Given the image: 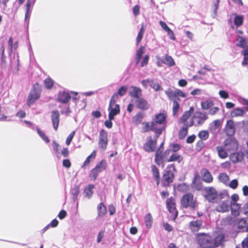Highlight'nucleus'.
Wrapping results in <instances>:
<instances>
[{
	"instance_id": "f257e3e1",
	"label": "nucleus",
	"mask_w": 248,
	"mask_h": 248,
	"mask_svg": "<svg viewBox=\"0 0 248 248\" xmlns=\"http://www.w3.org/2000/svg\"><path fill=\"white\" fill-rule=\"evenodd\" d=\"M71 99V96L66 91L60 92L57 96V100L62 103L59 108H62L61 112L62 114L68 116L71 113L69 105L68 104Z\"/></svg>"
},
{
	"instance_id": "f03ea898",
	"label": "nucleus",
	"mask_w": 248,
	"mask_h": 248,
	"mask_svg": "<svg viewBox=\"0 0 248 248\" xmlns=\"http://www.w3.org/2000/svg\"><path fill=\"white\" fill-rule=\"evenodd\" d=\"M204 197L209 202H217L222 198L221 195L213 187H206L204 188Z\"/></svg>"
},
{
	"instance_id": "7ed1b4c3",
	"label": "nucleus",
	"mask_w": 248,
	"mask_h": 248,
	"mask_svg": "<svg viewBox=\"0 0 248 248\" xmlns=\"http://www.w3.org/2000/svg\"><path fill=\"white\" fill-rule=\"evenodd\" d=\"M117 99V94H114L110 100L109 107L108 108V111H109L108 119L109 120H113L114 119L115 116L120 113V110L119 105L116 104Z\"/></svg>"
},
{
	"instance_id": "20e7f679",
	"label": "nucleus",
	"mask_w": 248,
	"mask_h": 248,
	"mask_svg": "<svg viewBox=\"0 0 248 248\" xmlns=\"http://www.w3.org/2000/svg\"><path fill=\"white\" fill-rule=\"evenodd\" d=\"M41 91V86L38 83L34 84L33 86V90L31 91L27 99L28 106H30L39 99Z\"/></svg>"
},
{
	"instance_id": "39448f33",
	"label": "nucleus",
	"mask_w": 248,
	"mask_h": 248,
	"mask_svg": "<svg viewBox=\"0 0 248 248\" xmlns=\"http://www.w3.org/2000/svg\"><path fill=\"white\" fill-rule=\"evenodd\" d=\"M175 169L173 166L168 167L164 171L163 178L162 180V183L163 186H166L172 183L174 179L173 170Z\"/></svg>"
},
{
	"instance_id": "423d86ee",
	"label": "nucleus",
	"mask_w": 248,
	"mask_h": 248,
	"mask_svg": "<svg viewBox=\"0 0 248 248\" xmlns=\"http://www.w3.org/2000/svg\"><path fill=\"white\" fill-rule=\"evenodd\" d=\"M208 118V117L205 113L197 111L193 115L192 119L189 124V126L191 127L194 124L196 126L202 125Z\"/></svg>"
},
{
	"instance_id": "0eeeda50",
	"label": "nucleus",
	"mask_w": 248,
	"mask_h": 248,
	"mask_svg": "<svg viewBox=\"0 0 248 248\" xmlns=\"http://www.w3.org/2000/svg\"><path fill=\"white\" fill-rule=\"evenodd\" d=\"M181 203L184 208L194 209L197 206L196 201L193 199V195L191 193L184 195L181 199Z\"/></svg>"
},
{
	"instance_id": "6e6552de",
	"label": "nucleus",
	"mask_w": 248,
	"mask_h": 248,
	"mask_svg": "<svg viewBox=\"0 0 248 248\" xmlns=\"http://www.w3.org/2000/svg\"><path fill=\"white\" fill-rule=\"evenodd\" d=\"M165 93L169 98L172 101L180 100L179 96L186 97V94L181 90L177 89L169 88L165 91Z\"/></svg>"
},
{
	"instance_id": "1a4fd4ad",
	"label": "nucleus",
	"mask_w": 248,
	"mask_h": 248,
	"mask_svg": "<svg viewBox=\"0 0 248 248\" xmlns=\"http://www.w3.org/2000/svg\"><path fill=\"white\" fill-rule=\"evenodd\" d=\"M197 239L199 244L203 248L204 246L213 245L211 236L205 233H199L197 235Z\"/></svg>"
},
{
	"instance_id": "9d476101",
	"label": "nucleus",
	"mask_w": 248,
	"mask_h": 248,
	"mask_svg": "<svg viewBox=\"0 0 248 248\" xmlns=\"http://www.w3.org/2000/svg\"><path fill=\"white\" fill-rule=\"evenodd\" d=\"M108 142V133L104 129H101L99 135L98 146L103 151L107 149V146Z\"/></svg>"
},
{
	"instance_id": "9b49d317",
	"label": "nucleus",
	"mask_w": 248,
	"mask_h": 248,
	"mask_svg": "<svg viewBox=\"0 0 248 248\" xmlns=\"http://www.w3.org/2000/svg\"><path fill=\"white\" fill-rule=\"evenodd\" d=\"M128 94L130 96L132 97V101L133 102L142 97V91L140 87L131 86L129 88Z\"/></svg>"
},
{
	"instance_id": "f8f14e48",
	"label": "nucleus",
	"mask_w": 248,
	"mask_h": 248,
	"mask_svg": "<svg viewBox=\"0 0 248 248\" xmlns=\"http://www.w3.org/2000/svg\"><path fill=\"white\" fill-rule=\"evenodd\" d=\"M166 115L163 113H159L155 115V118L153 122L155 124V125H156V126L166 127Z\"/></svg>"
},
{
	"instance_id": "ddd939ff",
	"label": "nucleus",
	"mask_w": 248,
	"mask_h": 248,
	"mask_svg": "<svg viewBox=\"0 0 248 248\" xmlns=\"http://www.w3.org/2000/svg\"><path fill=\"white\" fill-rule=\"evenodd\" d=\"M136 107L142 110H146L149 109L150 105L147 101L142 97L136 100L133 102Z\"/></svg>"
},
{
	"instance_id": "4468645a",
	"label": "nucleus",
	"mask_w": 248,
	"mask_h": 248,
	"mask_svg": "<svg viewBox=\"0 0 248 248\" xmlns=\"http://www.w3.org/2000/svg\"><path fill=\"white\" fill-rule=\"evenodd\" d=\"M166 204L168 210L172 214L173 218H175L177 216V212L176 210L174 199L172 197L169 198L167 200Z\"/></svg>"
},
{
	"instance_id": "2eb2a0df",
	"label": "nucleus",
	"mask_w": 248,
	"mask_h": 248,
	"mask_svg": "<svg viewBox=\"0 0 248 248\" xmlns=\"http://www.w3.org/2000/svg\"><path fill=\"white\" fill-rule=\"evenodd\" d=\"M157 141L153 140L151 137L147 138V141L144 145V149L147 152H154L155 149Z\"/></svg>"
},
{
	"instance_id": "dca6fc26",
	"label": "nucleus",
	"mask_w": 248,
	"mask_h": 248,
	"mask_svg": "<svg viewBox=\"0 0 248 248\" xmlns=\"http://www.w3.org/2000/svg\"><path fill=\"white\" fill-rule=\"evenodd\" d=\"M51 120L54 129L55 130H57L58 129L60 122V114L58 110H54L51 112Z\"/></svg>"
},
{
	"instance_id": "f3484780",
	"label": "nucleus",
	"mask_w": 248,
	"mask_h": 248,
	"mask_svg": "<svg viewBox=\"0 0 248 248\" xmlns=\"http://www.w3.org/2000/svg\"><path fill=\"white\" fill-rule=\"evenodd\" d=\"M235 131V128L234 122L232 120L227 121L225 127V132L228 136L233 135Z\"/></svg>"
},
{
	"instance_id": "a211bd4d",
	"label": "nucleus",
	"mask_w": 248,
	"mask_h": 248,
	"mask_svg": "<svg viewBox=\"0 0 248 248\" xmlns=\"http://www.w3.org/2000/svg\"><path fill=\"white\" fill-rule=\"evenodd\" d=\"M225 146L227 150L231 151L237 150L238 144L235 139H231L225 141Z\"/></svg>"
},
{
	"instance_id": "6ab92c4d",
	"label": "nucleus",
	"mask_w": 248,
	"mask_h": 248,
	"mask_svg": "<svg viewBox=\"0 0 248 248\" xmlns=\"http://www.w3.org/2000/svg\"><path fill=\"white\" fill-rule=\"evenodd\" d=\"M202 225V221L201 219H196L189 222V227L193 232H198Z\"/></svg>"
},
{
	"instance_id": "aec40b11",
	"label": "nucleus",
	"mask_w": 248,
	"mask_h": 248,
	"mask_svg": "<svg viewBox=\"0 0 248 248\" xmlns=\"http://www.w3.org/2000/svg\"><path fill=\"white\" fill-rule=\"evenodd\" d=\"M230 159L233 163L241 162L244 158V153L242 152L234 153L230 155Z\"/></svg>"
},
{
	"instance_id": "412c9836",
	"label": "nucleus",
	"mask_w": 248,
	"mask_h": 248,
	"mask_svg": "<svg viewBox=\"0 0 248 248\" xmlns=\"http://www.w3.org/2000/svg\"><path fill=\"white\" fill-rule=\"evenodd\" d=\"M230 204L231 202L229 201L222 202L217 207L216 210L218 212H228L230 208Z\"/></svg>"
},
{
	"instance_id": "4be33fe9",
	"label": "nucleus",
	"mask_w": 248,
	"mask_h": 248,
	"mask_svg": "<svg viewBox=\"0 0 248 248\" xmlns=\"http://www.w3.org/2000/svg\"><path fill=\"white\" fill-rule=\"evenodd\" d=\"M194 111V108L190 107L188 111H186L184 112L182 117L179 120V123H183L184 124H188L186 122L187 120L190 117L192 113Z\"/></svg>"
},
{
	"instance_id": "5701e85b",
	"label": "nucleus",
	"mask_w": 248,
	"mask_h": 248,
	"mask_svg": "<svg viewBox=\"0 0 248 248\" xmlns=\"http://www.w3.org/2000/svg\"><path fill=\"white\" fill-rule=\"evenodd\" d=\"M142 129L144 132H147L150 131H154L157 126L153 123V121L148 122H143Z\"/></svg>"
},
{
	"instance_id": "b1692460",
	"label": "nucleus",
	"mask_w": 248,
	"mask_h": 248,
	"mask_svg": "<svg viewBox=\"0 0 248 248\" xmlns=\"http://www.w3.org/2000/svg\"><path fill=\"white\" fill-rule=\"evenodd\" d=\"M232 214L234 217H238L240 215V205L235 202H231L230 204Z\"/></svg>"
},
{
	"instance_id": "393cba45",
	"label": "nucleus",
	"mask_w": 248,
	"mask_h": 248,
	"mask_svg": "<svg viewBox=\"0 0 248 248\" xmlns=\"http://www.w3.org/2000/svg\"><path fill=\"white\" fill-rule=\"evenodd\" d=\"M212 241L213 246L215 247H217L220 245H222L225 241L224 235L222 233L219 234L213 240H212Z\"/></svg>"
},
{
	"instance_id": "a878e982",
	"label": "nucleus",
	"mask_w": 248,
	"mask_h": 248,
	"mask_svg": "<svg viewBox=\"0 0 248 248\" xmlns=\"http://www.w3.org/2000/svg\"><path fill=\"white\" fill-rule=\"evenodd\" d=\"M222 123V121L219 119L216 120L213 122L209 125V130L212 133L216 132Z\"/></svg>"
},
{
	"instance_id": "bb28decb",
	"label": "nucleus",
	"mask_w": 248,
	"mask_h": 248,
	"mask_svg": "<svg viewBox=\"0 0 248 248\" xmlns=\"http://www.w3.org/2000/svg\"><path fill=\"white\" fill-rule=\"evenodd\" d=\"M97 210L98 217H103L107 213L106 207L103 202H101L98 205Z\"/></svg>"
},
{
	"instance_id": "cd10ccee",
	"label": "nucleus",
	"mask_w": 248,
	"mask_h": 248,
	"mask_svg": "<svg viewBox=\"0 0 248 248\" xmlns=\"http://www.w3.org/2000/svg\"><path fill=\"white\" fill-rule=\"evenodd\" d=\"M188 127H189V124H185L181 128V129L179 132V138L180 139H184L187 135V132H188Z\"/></svg>"
},
{
	"instance_id": "c85d7f7f",
	"label": "nucleus",
	"mask_w": 248,
	"mask_h": 248,
	"mask_svg": "<svg viewBox=\"0 0 248 248\" xmlns=\"http://www.w3.org/2000/svg\"><path fill=\"white\" fill-rule=\"evenodd\" d=\"M216 150L217 152L218 155L220 158L225 159L228 157V153L222 146H217L216 147Z\"/></svg>"
},
{
	"instance_id": "c756f323",
	"label": "nucleus",
	"mask_w": 248,
	"mask_h": 248,
	"mask_svg": "<svg viewBox=\"0 0 248 248\" xmlns=\"http://www.w3.org/2000/svg\"><path fill=\"white\" fill-rule=\"evenodd\" d=\"M144 117V114L141 112L138 113L132 118L133 123L135 124H139L141 123L143 118Z\"/></svg>"
},
{
	"instance_id": "7c9ffc66",
	"label": "nucleus",
	"mask_w": 248,
	"mask_h": 248,
	"mask_svg": "<svg viewBox=\"0 0 248 248\" xmlns=\"http://www.w3.org/2000/svg\"><path fill=\"white\" fill-rule=\"evenodd\" d=\"M151 168L153 176L156 182L157 185H158L160 178L158 170L155 165H152Z\"/></svg>"
},
{
	"instance_id": "2f4dec72",
	"label": "nucleus",
	"mask_w": 248,
	"mask_h": 248,
	"mask_svg": "<svg viewBox=\"0 0 248 248\" xmlns=\"http://www.w3.org/2000/svg\"><path fill=\"white\" fill-rule=\"evenodd\" d=\"M202 180L204 182L206 183H211L213 181V177L210 173V172L205 170H204L203 176H202Z\"/></svg>"
},
{
	"instance_id": "473e14b6",
	"label": "nucleus",
	"mask_w": 248,
	"mask_h": 248,
	"mask_svg": "<svg viewBox=\"0 0 248 248\" xmlns=\"http://www.w3.org/2000/svg\"><path fill=\"white\" fill-rule=\"evenodd\" d=\"M94 187L93 185H90L87 187H85L84 190V194L85 197L90 198L93 193V189Z\"/></svg>"
},
{
	"instance_id": "72a5a7b5",
	"label": "nucleus",
	"mask_w": 248,
	"mask_h": 248,
	"mask_svg": "<svg viewBox=\"0 0 248 248\" xmlns=\"http://www.w3.org/2000/svg\"><path fill=\"white\" fill-rule=\"evenodd\" d=\"M245 114V111L241 108H234L231 112L232 117L243 116Z\"/></svg>"
},
{
	"instance_id": "f704fd0d",
	"label": "nucleus",
	"mask_w": 248,
	"mask_h": 248,
	"mask_svg": "<svg viewBox=\"0 0 248 248\" xmlns=\"http://www.w3.org/2000/svg\"><path fill=\"white\" fill-rule=\"evenodd\" d=\"M214 105V102L212 100H206L205 102H202L201 103L202 108L203 110H207L210 109Z\"/></svg>"
},
{
	"instance_id": "c9c22d12",
	"label": "nucleus",
	"mask_w": 248,
	"mask_h": 248,
	"mask_svg": "<svg viewBox=\"0 0 248 248\" xmlns=\"http://www.w3.org/2000/svg\"><path fill=\"white\" fill-rule=\"evenodd\" d=\"M237 40L238 41V43L236 45L237 46L242 48H245L247 46V42L245 38L240 36H237Z\"/></svg>"
},
{
	"instance_id": "e433bc0d",
	"label": "nucleus",
	"mask_w": 248,
	"mask_h": 248,
	"mask_svg": "<svg viewBox=\"0 0 248 248\" xmlns=\"http://www.w3.org/2000/svg\"><path fill=\"white\" fill-rule=\"evenodd\" d=\"M96 156V151L94 150L92 153L86 158L82 166V168H85L86 166H88L91 160H93Z\"/></svg>"
},
{
	"instance_id": "4c0bfd02",
	"label": "nucleus",
	"mask_w": 248,
	"mask_h": 248,
	"mask_svg": "<svg viewBox=\"0 0 248 248\" xmlns=\"http://www.w3.org/2000/svg\"><path fill=\"white\" fill-rule=\"evenodd\" d=\"M182 158L181 155L177 153H173L169 159H168V162H172L174 161H177L178 162H180L182 160Z\"/></svg>"
},
{
	"instance_id": "58836bf2",
	"label": "nucleus",
	"mask_w": 248,
	"mask_h": 248,
	"mask_svg": "<svg viewBox=\"0 0 248 248\" xmlns=\"http://www.w3.org/2000/svg\"><path fill=\"white\" fill-rule=\"evenodd\" d=\"M106 161L105 160H102L96 165L95 168L98 170V171L101 172L106 169Z\"/></svg>"
},
{
	"instance_id": "ea45409f",
	"label": "nucleus",
	"mask_w": 248,
	"mask_h": 248,
	"mask_svg": "<svg viewBox=\"0 0 248 248\" xmlns=\"http://www.w3.org/2000/svg\"><path fill=\"white\" fill-rule=\"evenodd\" d=\"M144 32V24H142L141 27L140 29V30L138 33V36L136 38L137 45H138L139 43L141 41Z\"/></svg>"
},
{
	"instance_id": "a19ab883",
	"label": "nucleus",
	"mask_w": 248,
	"mask_h": 248,
	"mask_svg": "<svg viewBox=\"0 0 248 248\" xmlns=\"http://www.w3.org/2000/svg\"><path fill=\"white\" fill-rule=\"evenodd\" d=\"M164 63L169 66H172L175 65V62L171 56L166 55Z\"/></svg>"
},
{
	"instance_id": "79ce46f5",
	"label": "nucleus",
	"mask_w": 248,
	"mask_h": 248,
	"mask_svg": "<svg viewBox=\"0 0 248 248\" xmlns=\"http://www.w3.org/2000/svg\"><path fill=\"white\" fill-rule=\"evenodd\" d=\"M144 221L147 228H151L152 226V217L150 213L147 214L145 216L144 218Z\"/></svg>"
},
{
	"instance_id": "37998d69",
	"label": "nucleus",
	"mask_w": 248,
	"mask_h": 248,
	"mask_svg": "<svg viewBox=\"0 0 248 248\" xmlns=\"http://www.w3.org/2000/svg\"><path fill=\"white\" fill-rule=\"evenodd\" d=\"M37 133L41 139L46 143H48L50 140L48 137L45 135V133L40 129L38 127H36Z\"/></svg>"
},
{
	"instance_id": "c03bdc74",
	"label": "nucleus",
	"mask_w": 248,
	"mask_h": 248,
	"mask_svg": "<svg viewBox=\"0 0 248 248\" xmlns=\"http://www.w3.org/2000/svg\"><path fill=\"white\" fill-rule=\"evenodd\" d=\"M198 137L201 140H205L208 138L209 133L207 131L202 130L199 132Z\"/></svg>"
},
{
	"instance_id": "a18cd8bd",
	"label": "nucleus",
	"mask_w": 248,
	"mask_h": 248,
	"mask_svg": "<svg viewBox=\"0 0 248 248\" xmlns=\"http://www.w3.org/2000/svg\"><path fill=\"white\" fill-rule=\"evenodd\" d=\"M144 47L141 46L137 51V56H136V63H138L140 62V60L144 53Z\"/></svg>"
},
{
	"instance_id": "49530a36",
	"label": "nucleus",
	"mask_w": 248,
	"mask_h": 248,
	"mask_svg": "<svg viewBox=\"0 0 248 248\" xmlns=\"http://www.w3.org/2000/svg\"><path fill=\"white\" fill-rule=\"evenodd\" d=\"M163 158V157L162 155V151H160V149H158L156 152V154L155 155V161L158 164H160V163Z\"/></svg>"
},
{
	"instance_id": "de8ad7c7",
	"label": "nucleus",
	"mask_w": 248,
	"mask_h": 248,
	"mask_svg": "<svg viewBox=\"0 0 248 248\" xmlns=\"http://www.w3.org/2000/svg\"><path fill=\"white\" fill-rule=\"evenodd\" d=\"M165 128V126L164 127H158L157 126L153 131L155 132V140H157V139L158 138L162 132V131Z\"/></svg>"
},
{
	"instance_id": "09e8293b",
	"label": "nucleus",
	"mask_w": 248,
	"mask_h": 248,
	"mask_svg": "<svg viewBox=\"0 0 248 248\" xmlns=\"http://www.w3.org/2000/svg\"><path fill=\"white\" fill-rule=\"evenodd\" d=\"M243 22V18L241 16H236L234 18V24L239 27L241 26Z\"/></svg>"
},
{
	"instance_id": "8fccbe9b",
	"label": "nucleus",
	"mask_w": 248,
	"mask_h": 248,
	"mask_svg": "<svg viewBox=\"0 0 248 248\" xmlns=\"http://www.w3.org/2000/svg\"><path fill=\"white\" fill-rule=\"evenodd\" d=\"M149 86L155 91H159L161 88L160 85L153 79H151Z\"/></svg>"
},
{
	"instance_id": "3c124183",
	"label": "nucleus",
	"mask_w": 248,
	"mask_h": 248,
	"mask_svg": "<svg viewBox=\"0 0 248 248\" xmlns=\"http://www.w3.org/2000/svg\"><path fill=\"white\" fill-rule=\"evenodd\" d=\"M219 180L223 183H226L229 179L228 175L225 173H220L218 176Z\"/></svg>"
},
{
	"instance_id": "603ef678",
	"label": "nucleus",
	"mask_w": 248,
	"mask_h": 248,
	"mask_svg": "<svg viewBox=\"0 0 248 248\" xmlns=\"http://www.w3.org/2000/svg\"><path fill=\"white\" fill-rule=\"evenodd\" d=\"M53 150L55 151V154L58 158H60V153L59 152V145L55 141H53L52 143Z\"/></svg>"
},
{
	"instance_id": "864d4df0",
	"label": "nucleus",
	"mask_w": 248,
	"mask_h": 248,
	"mask_svg": "<svg viewBox=\"0 0 248 248\" xmlns=\"http://www.w3.org/2000/svg\"><path fill=\"white\" fill-rule=\"evenodd\" d=\"M44 83L46 88L51 89L53 85V81L50 78H47L44 80Z\"/></svg>"
},
{
	"instance_id": "5fc2aeb1",
	"label": "nucleus",
	"mask_w": 248,
	"mask_h": 248,
	"mask_svg": "<svg viewBox=\"0 0 248 248\" xmlns=\"http://www.w3.org/2000/svg\"><path fill=\"white\" fill-rule=\"evenodd\" d=\"M179 109V104L177 100L173 101V115L174 116L177 115V112Z\"/></svg>"
},
{
	"instance_id": "6e6d98bb",
	"label": "nucleus",
	"mask_w": 248,
	"mask_h": 248,
	"mask_svg": "<svg viewBox=\"0 0 248 248\" xmlns=\"http://www.w3.org/2000/svg\"><path fill=\"white\" fill-rule=\"evenodd\" d=\"M79 192V188L78 186H75L72 189V194L73 195V200L75 201L78 197V195Z\"/></svg>"
},
{
	"instance_id": "4d7b16f0",
	"label": "nucleus",
	"mask_w": 248,
	"mask_h": 248,
	"mask_svg": "<svg viewBox=\"0 0 248 248\" xmlns=\"http://www.w3.org/2000/svg\"><path fill=\"white\" fill-rule=\"evenodd\" d=\"M9 0H0V8L1 9V11L3 13H5V11L7 7V2Z\"/></svg>"
},
{
	"instance_id": "13d9d810",
	"label": "nucleus",
	"mask_w": 248,
	"mask_h": 248,
	"mask_svg": "<svg viewBox=\"0 0 248 248\" xmlns=\"http://www.w3.org/2000/svg\"><path fill=\"white\" fill-rule=\"evenodd\" d=\"M100 172L98 171V170L95 168H94L91 171L90 174V177L92 179L94 180L96 179L98 173Z\"/></svg>"
},
{
	"instance_id": "bf43d9fd",
	"label": "nucleus",
	"mask_w": 248,
	"mask_h": 248,
	"mask_svg": "<svg viewBox=\"0 0 248 248\" xmlns=\"http://www.w3.org/2000/svg\"><path fill=\"white\" fill-rule=\"evenodd\" d=\"M246 220L244 218L240 219L238 224V229H244L246 228Z\"/></svg>"
},
{
	"instance_id": "052dcab7",
	"label": "nucleus",
	"mask_w": 248,
	"mask_h": 248,
	"mask_svg": "<svg viewBox=\"0 0 248 248\" xmlns=\"http://www.w3.org/2000/svg\"><path fill=\"white\" fill-rule=\"evenodd\" d=\"M75 133H76V131H73L68 135V136L66 140V144L67 145H69L70 144L71 142L72 141V140H73V137H74V136L75 135Z\"/></svg>"
},
{
	"instance_id": "680f3d73",
	"label": "nucleus",
	"mask_w": 248,
	"mask_h": 248,
	"mask_svg": "<svg viewBox=\"0 0 248 248\" xmlns=\"http://www.w3.org/2000/svg\"><path fill=\"white\" fill-rule=\"evenodd\" d=\"M127 88L124 86H122L119 89L118 93L115 94H117V96L119 95L121 96H123L125 94Z\"/></svg>"
},
{
	"instance_id": "e2e57ef3",
	"label": "nucleus",
	"mask_w": 248,
	"mask_h": 248,
	"mask_svg": "<svg viewBox=\"0 0 248 248\" xmlns=\"http://www.w3.org/2000/svg\"><path fill=\"white\" fill-rule=\"evenodd\" d=\"M105 230H101L98 233L97 236V242L100 243L101 242L102 238L104 236Z\"/></svg>"
},
{
	"instance_id": "0e129e2a",
	"label": "nucleus",
	"mask_w": 248,
	"mask_h": 248,
	"mask_svg": "<svg viewBox=\"0 0 248 248\" xmlns=\"http://www.w3.org/2000/svg\"><path fill=\"white\" fill-rule=\"evenodd\" d=\"M239 101L241 104L246 106L245 108L248 111V100L244 98L241 97L239 99Z\"/></svg>"
},
{
	"instance_id": "69168bd1",
	"label": "nucleus",
	"mask_w": 248,
	"mask_h": 248,
	"mask_svg": "<svg viewBox=\"0 0 248 248\" xmlns=\"http://www.w3.org/2000/svg\"><path fill=\"white\" fill-rule=\"evenodd\" d=\"M218 110L219 108L218 107H211L209 110L208 113L211 115H213L215 114L217 112H218Z\"/></svg>"
},
{
	"instance_id": "338daca9",
	"label": "nucleus",
	"mask_w": 248,
	"mask_h": 248,
	"mask_svg": "<svg viewBox=\"0 0 248 248\" xmlns=\"http://www.w3.org/2000/svg\"><path fill=\"white\" fill-rule=\"evenodd\" d=\"M242 211L245 215H248V202H247L243 207Z\"/></svg>"
},
{
	"instance_id": "774afa93",
	"label": "nucleus",
	"mask_w": 248,
	"mask_h": 248,
	"mask_svg": "<svg viewBox=\"0 0 248 248\" xmlns=\"http://www.w3.org/2000/svg\"><path fill=\"white\" fill-rule=\"evenodd\" d=\"M242 246L243 248H248V235L242 241Z\"/></svg>"
}]
</instances>
